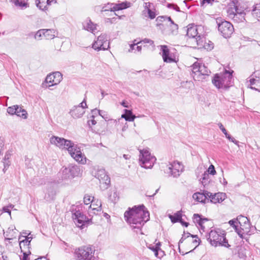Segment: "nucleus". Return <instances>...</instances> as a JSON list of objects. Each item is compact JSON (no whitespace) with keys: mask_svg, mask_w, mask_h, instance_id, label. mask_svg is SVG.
I'll use <instances>...</instances> for the list:
<instances>
[{"mask_svg":"<svg viewBox=\"0 0 260 260\" xmlns=\"http://www.w3.org/2000/svg\"><path fill=\"white\" fill-rule=\"evenodd\" d=\"M225 137L230 141L234 143L235 144L238 145L239 142L235 140V139L231 137L228 133L224 135Z\"/></svg>","mask_w":260,"mask_h":260,"instance_id":"obj_52","label":"nucleus"},{"mask_svg":"<svg viewBox=\"0 0 260 260\" xmlns=\"http://www.w3.org/2000/svg\"><path fill=\"white\" fill-rule=\"evenodd\" d=\"M18 105H14L11 107H9L7 109V111L8 114L10 115H14L16 113V111H17V107Z\"/></svg>","mask_w":260,"mask_h":260,"instance_id":"obj_47","label":"nucleus"},{"mask_svg":"<svg viewBox=\"0 0 260 260\" xmlns=\"http://www.w3.org/2000/svg\"><path fill=\"white\" fill-rule=\"evenodd\" d=\"M50 143L51 145H54L62 150L64 149L68 151L74 143L70 140L55 136L50 137Z\"/></svg>","mask_w":260,"mask_h":260,"instance_id":"obj_12","label":"nucleus"},{"mask_svg":"<svg viewBox=\"0 0 260 260\" xmlns=\"http://www.w3.org/2000/svg\"><path fill=\"white\" fill-rule=\"evenodd\" d=\"M16 107L17 111H16L15 115H16L17 116L22 118L23 119H26L27 117V111L18 105Z\"/></svg>","mask_w":260,"mask_h":260,"instance_id":"obj_41","label":"nucleus"},{"mask_svg":"<svg viewBox=\"0 0 260 260\" xmlns=\"http://www.w3.org/2000/svg\"><path fill=\"white\" fill-rule=\"evenodd\" d=\"M214 0H203L201 2V5H203L205 3L211 4Z\"/></svg>","mask_w":260,"mask_h":260,"instance_id":"obj_58","label":"nucleus"},{"mask_svg":"<svg viewBox=\"0 0 260 260\" xmlns=\"http://www.w3.org/2000/svg\"><path fill=\"white\" fill-rule=\"evenodd\" d=\"M56 35L57 32L55 29H41L36 32L34 38L37 40H40L43 38L51 40L54 38Z\"/></svg>","mask_w":260,"mask_h":260,"instance_id":"obj_15","label":"nucleus"},{"mask_svg":"<svg viewBox=\"0 0 260 260\" xmlns=\"http://www.w3.org/2000/svg\"><path fill=\"white\" fill-rule=\"evenodd\" d=\"M197 239H198L197 236L193 235V237H190V238L188 239V241L189 242H191L193 243L197 244V245L196 246H197L199 244V243L198 242L199 239L197 240Z\"/></svg>","mask_w":260,"mask_h":260,"instance_id":"obj_54","label":"nucleus"},{"mask_svg":"<svg viewBox=\"0 0 260 260\" xmlns=\"http://www.w3.org/2000/svg\"><path fill=\"white\" fill-rule=\"evenodd\" d=\"M10 2L13 3L16 7L21 8L27 7V4L25 0H10Z\"/></svg>","mask_w":260,"mask_h":260,"instance_id":"obj_42","label":"nucleus"},{"mask_svg":"<svg viewBox=\"0 0 260 260\" xmlns=\"http://www.w3.org/2000/svg\"><path fill=\"white\" fill-rule=\"evenodd\" d=\"M182 216L183 215L182 213V211H178L174 213V215L169 214V217L171 219L172 222L176 223L179 222L182 225L185 226V227H187L189 223L183 220Z\"/></svg>","mask_w":260,"mask_h":260,"instance_id":"obj_28","label":"nucleus"},{"mask_svg":"<svg viewBox=\"0 0 260 260\" xmlns=\"http://www.w3.org/2000/svg\"><path fill=\"white\" fill-rule=\"evenodd\" d=\"M153 6L149 2L144 3L143 14L146 17L154 19L156 16V13L153 10Z\"/></svg>","mask_w":260,"mask_h":260,"instance_id":"obj_26","label":"nucleus"},{"mask_svg":"<svg viewBox=\"0 0 260 260\" xmlns=\"http://www.w3.org/2000/svg\"><path fill=\"white\" fill-rule=\"evenodd\" d=\"M141 42H137L136 40H134L133 44H131L129 45L130 48L128 50L129 52H134V53H137L141 52L142 50V47L141 46H139V44H140Z\"/></svg>","mask_w":260,"mask_h":260,"instance_id":"obj_36","label":"nucleus"},{"mask_svg":"<svg viewBox=\"0 0 260 260\" xmlns=\"http://www.w3.org/2000/svg\"><path fill=\"white\" fill-rule=\"evenodd\" d=\"M2 258L3 260H9V257L8 256L2 254Z\"/></svg>","mask_w":260,"mask_h":260,"instance_id":"obj_63","label":"nucleus"},{"mask_svg":"<svg viewBox=\"0 0 260 260\" xmlns=\"http://www.w3.org/2000/svg\"><path fill=\"white\" fill-rule=\"evenodd\" d=\"M233 73V71L225 70L222 74L216 75L212 79L213 84L218 89L228 88L231 84Z\"/></svg>","mask_w":260,"mask_h":260,"instance_id":"obj_3","label":"nucleus"},{"mask_svg":"<svg viewBox=\"0 0 260 260\" xmlns=\"http://www.w3.org/2000/svg\"><path fill=\"white\" fill-rule=\"evenodd\" d=\"M92 174L99 180L100 186L102 189L105 190L109 187L110 178L104 169L99 167H95L94 170L92 171Z\"/></svg>","mask_w":260,"mask_h":260,"instance_id":"obj_4","label":"nucleus"},{"mask_svg":"<svg viewBox=\"0 0 260 260\" xmlns=\"http://www.w3.org/2000/svg\"><path fill=\"white\" fill-rule=\"evenodd\" d=\"M208 194L209 193L208 191H205L203 193L196 192L193 194L192 198L198 202L205 203L207 201H209V199H208Z\"/></svg>","mask_w":260,"mask_h":260,"instance_id":"obj_32","label":"nucleus"},{"mask_svg":"<svg viewBox=\"0 0 260 260\" xmlns=\"http://www.w3.org/2000/svg\"><path fill=\"white\" fill-rule=\"evenodd\" d=\"M161 245L160 242H158L156 244V245L155 246H152L151 247H150L149 248L151 249L154 252V254L156 256H157L158 255V250L160 249V246Z\"/></svg>","mask_w":260,"mask_h":260,"instance_id":"obj_48","label":"nucleus"},{"mask_svg":"<svg viewBox=\"0 0 260 260\" xmlns=\"http://www.w3.org/2000/svg\"><path fill=\"white\" fill-rule=\"evenodd\" d=\"M12 155L11 151H7L3 159L4 165L3 171L4 173L8 170L11 165V158Z\"/></svg>","mask_w":260,"mask_h":260,"instance_id":"obj_33","label":"nucleus"},{"mask_svg":"<svg viewBox=\"0 0 260 260\" xmlns=\"http://www.w3.org/2000/svg\"><path fill=\"white\" fill-rule=\"evenodd\" d=\"M124 112L125 113L121 115V118H124L128 121H133L135 120L136 116L133 114L131 110L125 109Z\"/></svg>","mask_w":260,"mask_h":260,"instance_id":"obj_37","label":"nucleus"},{"mask_svg":"<svg viewBox=\"0 0 260 260\" xmlns=\"http://www.w3.org/2000/svg\"><path fill=\"white\" fill-rule=\"evenodd\" d=\"M83 28L92 34H95L98 30V25L93 23L90 19L85 20L82 23Z\"/></svg>","mask_w":260,"mask_h":260,"instance_id":"obj_29","label":"nucleus"},{"mask_svg":"<svg viewBox=\"0 0 260 260\" xmlns=\"http://www.w3.org/2000/svg\"><path fill=\"white\" fill-rule=\"evenodd\" d=\"M164 11L167 14L165 16H170L174 15L176 12L179 11V7L172 3H170L165 0L164 1Z\"/></svg>","mask_w":260,"mask_h":260,"instance_id":"obj_22","label":"nucleus"},{"mask_svg":"<svg viewBox=\"0 0 260 260\" xmlns=\"http://www.w3.org/2000/svg\"><path fill=\"white\" fill-rule=\"evenodd\" d=\"M238 224L240 225V230H241L243 234L244 232H248L250 229V223L248 218L244 216L239 215L237 218Z\"/></svg>","mask_w":260,"mask_h":260,"instance_id":"obj_23","label":"nucleus"},{"mask_svg":"<svg viewBox=\"0 0 260 260\" xmlns=\"http://www.w3.org/2000/svg\"><path fill=\"white\" fill-rule=\"evenodd\" d=\"M164 21L165 22L164 30L165 35L168 37L176 36L178 33V25L175 23L170 16H164Z\"/></svg>","mask_w":260,"mask_h":260,"instance_id":"obj_8","label":"nucleus"},{"mask_svg":"<svg viewBox=\"0 0 260 260\" xmlns=\"http://www.w3.org/2000/svg\"><path fill=\"white\" fill-rule=\"evenodd\" d=\"M183 171L184 166L181 162L177 161L169 162L165 170L166 173L174 177H179Z\"/></svg>","mask_w":260,"mask_h":260,"instance_id":"obj_10","label":"nucleus"},{"mask_svg":"<svg viewBox=\"0 0 260 260\" xmlns=\"http://www.w3.org/2000/svg\"><path fill=\"white\" fill-rule=\"evenodd\" d=\"M218 125L220 129V130L222 131V132L225 135L227 133V131L225 129V128L224 127L223 125L221 123H219L218 124Z\"/></svg>","mask_w":260,"mask_h":260,"instance_id":"obj_55","label":"nucleus"},{"mask_svg":"<svg viewBox=\"0 0 260 260\" xmlns=\"http://www.w3.org/2000/svg\"><path fill=\"white\" fill-rule=\"evenodd\" d=\"M55 195V188L52 186H48L46 189V192L45 195V199L47 201L51 200L53 199Z\"/></svg>","mask_w":260,"mask_h":260,"instance_id":"obj_35","label":"nucleus"},{"mask_svg":"<svg viewBox=\"0 0 260 260\" xmlns=\"http://www.w3.org/2000/svg\"><path fill=\"white\" fill-rule=\"evenodd\" d=\"M88 124L90 126L92 125H94L96 123V121L94 119V118H92L91 120H89L88 121Z\"/></svg>","mask_w":260,"mask_h":260,"instance_id":"obj_56","label":"nucleus"},{"mask_svg":"<svg viewBox=\"0 0 260 260\" xmlns=\"http://www.w3.org/2000/svg\"><path fill=\"white\" fill-rule=\"evenodd\" d=\"M208 174H210L212 175L216 174V172L215 170L214 166L213 165H211L208 168L207 171L206 172Z\"/></svg>","mask_w":260,"mask_h":260,"instance_id":"obj_51","label":"nucleus"},{"mask_svg":"<svg viewBox=\"0 0 260 260\" xmlns=\"http://www.w3.org/2000/svg\"><path fill=\"white\" fill-rule=\"evenodd\" d=\"M210 71L204 65L199 62H195L192 66L191 76L195 80L200 81L209 75Z\"/></svg>","mask_w":260,"mask_h":260,"instance_id":"obj_7","label":"nucleus"},{"mask_svg":"<svg viewBox=\"0 0 260 260\" xmlns=\"http://www.w3.org/2000/svg\"><path fill=\"white\" fill-rule=\"evenodd\" d=\"M176 50L174 48H169L164 45V62L167 63H176L177 61Z\"/></svg>","mask_w":260,"mask_h":260,"instance_id":"obj_17","label":"nucleus"},{"mask_svg":"<svg viewBox=\"0 0 260 260\" xmlns=\"http://www.w3.org/2000/svg\"><path fill=\"white\" fill-rule=\"evenodd\" d=\"M68 151L72 157L78 163L81 165L86 164L87 158L85 155L82 153L80 148L78 147L77 145L75 144L74 143Z\"/></svg>","mask_w":260,"mask_h":260,"instance_id":"obj_11","label":"nucleus"},{"mask_svg":"<svg viewBox=\"0 0 260 260\" xmlns=\"http://www.w3.org/2000/svg\"><path fill=\"white\" fill-rule=\"evenodd\" d=\"M22 260H29L28 258V254H27L26 253H23V256Z\"/></svg>","mask_w":260,"mask_h":260,"instance_id":"obj_61","label":"nucleus"},{"mask_svg":"<svg viewBox=\"0 0 260 260\" xmlns=\"http://www.w3.org/2000/svg\"><path fill=\"white\" fill-rule=\"evenodd\" d=\"M121 105L122 106H123L124 107H125V108H128V103L125 101H123L121 103Z\"/></svg>","mask_w":260,"mask_h":260,"instance_id":"obj_60","label":"nucleus"},{"mask_svg":"<svg viewBox=\"0 0 260 260\" xmlns=\"http://www.w3.org/2000/svg\"><path fill=\"white\" fill-rule=\"evenodd\" d=\"M190 237H193V235H191L190 233H187V234H184L181 239L179 240V245H180V244L182 243H183V242L184 241V240H185L186 239H187V238H190Z\"/></svg>","mask_w":260,"mask_h":260,"instance_id":"obj_50","label":"nucleus"},{"mask_svg":"<svg viewBox=\"0 0 260 260\" xmlns=\"http://www.w3.org/2000/svg\"><path fill=\"white\" fill-rule=\"evenodd\" d=\"M207 240L210 244L214 247L223 246L229 248L231 246L225 238L224 232L219 229L211 230L209 233V237Z\"/></svg>","mask_w":260,"mask_h":260,"instance_id":"obj_2","label":"nucleus"},{"mask_svg":"<svg viewBox=\"0 0 260 260\" xmlns=\"http://www.w3.org/2000/svg\"><path fill=\"white\" fill-rule=\"evenodd\" d=\"M14 230H15V227L14 226H13V225L9 227V229H8V230L10 231H13Z\"/></svg>","mask_w":260,"mask_h":260,"instance_id":"obj_64","label":"nucleus"},{"mask_svg":"<svg viewBox=\"0 0 260 260\" xmlns=\"http://www.w3.org/2000/svg\"><path fill=\"white\" fill-rule=\"evenodd\" d=\"M114 12L116 11L122 10L130 7L131 3L129 2H125L118 4H114Z\"/></svg>","mask_w":260,"mask_h":260,"instance_id":"obj_38","label":"nucleus"},{"mask_svg":"<svg viewBox=\"0 0 260 260\" xmlns=\"http://www.w3.org/2000/svg\"><path fill=\"white\" fill-rule=\"evenodd\" d=\"M25 237V239L21 241L20 243L25 242L26 244H28V245H29V243H30L31 240L28 239V237Z\"/></svg>","mask_w":260,"mask_h":260,"instance_id":"obj_57","label":"nucleus"},{"mask_svg":"<svg viewBox=\"0 0 260 260\" xmlns=\"http://www.w3.org/2000/svg\"><path fill=\"white\" fill-rule=\"evenodd\" d=\"M229 223L231 226L233 227L235 230V231L237 232V233L238 234V235L241 237L242 238L243 232L240 230V229L238 228V225L237 220H236V219H234L232 220H231L229 221Z\"/></svg>","mask_w":260,"mask_h":260,"instance_id":"obj_39","label":"nucleus"},{"mask_svg":"<svg viewBox=\"0 0 260 260\" xmlns=\"http://www.w3.org/2000/svg\"><path fill=\"white\" fill-rule=\"evenodd\" d=\"M208 199L210 200V202L214 204L220 203L223 201L226 198V194L224 193L218 192L214 194H212L210 192H208Z\"/></svg>","mask_w":260,"mask_h":260,"instance_id":"obj_27","label":"nucleus"},{"mask_svg":"<svg viewBox=\"0 0 260 260\" xmlns=\"http://www.w3.org/2000/svg\"><path fill=\"white\" fill-rule=\"evenodd\" d=\"M94 197L89 194L85 195L84 197V203L85 205H89L91 204L94 199Z\"/></svg>","mask_w":260,"mask_h":260,"instance_id":"obj_46","label":"nucleus"},{"mask_svg":"<svg viewBox=\"0 0 260 260\" xmlns=\"http://www.w3.org/2000/svg\"><path fill=\"white\" fill-rule=\"evenodd\" d=\"M102 210V202L100 200L94 198L93 201L89 207L88 214L90 216H92L93 214H96V212H100Z\"/></svg>","mask_w":260,"mask_h":260,"instance_id":"obj_24","label":"nucleus"},{"mask_svg":"<svg viewBox=\"0 0 260 260\" xmlns=\"http://www.w3.org/2000/svg\"><path fill=\"white\" fill-rule=\"evenodd\" d=\"M74 256L77 260H94V252L90 246H83L76 249Z\"/></svg>","mask_w":260,"mask_h":260,"instance_id":"obj_6","label":"nucleus"},{"mask_svg":"<svg viewBox=\"0 0 260 260\" xmlns=\"http://www.w3.org/2000/svg\"><path fill=\"white\" fill-rule=\"evenodd\" d=\"M110 47V43L108 40L107 35L105 34L99 36L92 44V48L98 51L108 50Z\"/></svg>","mask_w":260,"mask_h":260,"instance_id":"obj_14","label":"nucleus"},{"mask_svg":"<svg viewBox=\"0 0 260 260\" xmlns=\"http://www.w3.org/2000/svg\"><path fill=\"white\" fill-rule=\"evenodd\" d=\"M237 4V0H233L229 4L227 9L228 15L230 18L233 19L234 21H237L236 18L238 17V16L241 17V20H245V14L243 12L239 11Z\"/></svg>","mask_w":260,"mask_h":260,"instance_id":"obj_9","label":"nucleus"},{"mask_svg":"<svg viewBox=\"0 0 260 260\" xmlns=\"http://www.w3.org/2000/svg\"><path fill=\"white\" fill-rule=\"evenodd\" d=\"M126 222L134 228H140L149 220V213L144 205L134 206L124 213Z\"/></svg>","mask_w":260,"mask_h":260,"instance_id":"obj_1","label":"nucleus"},{"mask_svg":"<svg viewBox=\"0 0 260 260\" xmlns=\"http://www.w3.org/2000/svg\"><path fill=\"white\" fill-rule=\"evenodd\" d=\"M102 111H101V110H97L96 109H93L91 111V113L92 114V118H94V115H96V114H99L100 116H101L103 118H104V116L102 115Z\"/></svg>","mask_w":260,"mask_h":260,"instance_id":"obj_53","label":"nucleus"},{"mask_svg":"<svg viewBox=\"0 0 260 260\" xmlns=\"http://www.w3.org/2000/svg\"><path fill=\"white\" fill-rule=\"evenodd\" d=\"M3 211L5 212L8 213L9 215H11V211L10 209H9L8 207H4L3 208Z\"/></svg>","mask_w":260,"mask_h":260,"instance_id":"obj_59","label":"nucleus"},{"mask_svg":"<svg viewBox=\"0 0 260 260\" xmlns=\"http://www.w3.org/2000/svg\"><path fill=\"white\" fill-rule=\"evenodd\" d=\"M62 79L61 74L59 72H56L50 74L46 78L45 82L46 83H50L47 87H50L58 84Z\"/></svg>","mask_w":260,"mask_h":260,"instance_id":"obj_20","label":"nucleus"},{"mask_svg":"<svg viewBox=\"0 0 260 260\" xmlns=\"http://www.w3.org/2000/svg\"><path fill=\"white\" fill-rule=\"evenodd\" d=\"M200 181L204 186H205L209 183V175L206 172H205L202 175V177L200 179Z\"/></svg>","mask_w":260,"mask_h":260,"instance_id":"obj_44","label":"nucleus"},{"mask_svg":"<svg viewBox=\"0 0 260 260\" xmlns=\"http://www.w3.org/2000/svg\"><path fill=\"white\" fill-rule=\"evenodd\" d=\"M162 71L161 70H160V69H159L157 71H155V74L156 75H159V76H161V73Z\"/></svg>","mask_w":260,"mask_h":260,"instance_id":"obj_62","label":"nucleus"},{"mask_svg":"<svg viewBox=\"0 0 260 260\" xmlns=\"http://www.w3.org/2000/svg\"><path fill=\"white\" fill-rule=\"evenodd\" d=\"M72 218L76 225L81 229H83V226L89 223L91 220V218H87L80 211H76L74 212L73 214Z\"/></svg>","mask_w":260,"mask_h":260,"instance_id":"obj_16","label":"nucleus"},{"mask_svg":"<svg viewBox=\"0 0 260 260\" xmlns=\"http://www.w3.org/2000/svg\"><path fill=\"white\" fill-rule=\"evenodd\" d=\"M79 172V168L76 166H70L67 168H65L63 171V174H68L70 173V175L68 176L67 177L70 178L74 177L78 175Z\"/></svg>","mask_w":260,"mask_h":260,"instance_id":"obj_34","label":"nucleus"},{"mask_svg":"<svg viewBox=\"0 0 260 260\" xmlns=\"http://www.w3.org/2000/svg\"><path fill=\"white\" fill-rule=\"evenodd\" d=\"M140 166L145 169L151 168L156 161L155 156L151 154L148 149L140 150Z\"/></svg>","mask_w":260,"mask_h":260,"instance_id":"obj_5","label":"nucleus"},{"mask_svg":"<svg viewBox=\"0 0 260 260\" xmlns=\"http://www.w3.org/2000/svg\"><path fill=\"white\" fill-rule=\"evenodd\" d=\"M87 107L86 102L84 100L78 106H74L70 110V114L74 118H81L85 113V108Z\"/></svg>","mask_w":260,"mask_h":260,"instance_id":"obj_19","label":"nucleus"},{"mask_svg":"<svg viewBox=\"0 0 260 260\" xmlns=\"http://www.w3.org/2000/svg\"><path fill=\"white\" fill-rule=\"evenodd\" d=\"M37 6L41 10L43 11L47 10L48 7L52 4H55V0H37Z\"/></svg>","mask_w":260,"mask_h":260,"instance_id":"obj_30","label":"nucleus"},{"mask_svg":"<svg viewBox=\"0 0 260 260\" xmlns=\"http://www.w3.org/2000/svg\"><path fill=\"white\" fill-rule=\"evenodd\" d=\"M193 222L198 224V228H201L203 232L205 231V224L208 221L207 218H202L198 214H194L193 217Z\"/></svg>","mask_w":260,"mask_h":260,"instance_id":"obj_31","label":"nucleus"},{"mask_svg":"<svg viewBox=\"0 0 260 260\" xmlns=\"http://www.w3.org/2000/svg\"><path fill=\"white\" fill-rule=\"evenodd\" d=\"M140 42H141V44H142V43H144V44L148 43L150 45L152 46V50H153L154 49L155 45H154V42L152 40H150V39L145 38V39H143V40L140 41Z\"/></svg>","mask_w":260,"mask_h":260,"instance_id":"obj_49","label":"nucleus"},{"mask_svg":"<svg viewBox=\"0 0 260 260\" xmlns=\"http://www.w3.org/2000/svg\"><path fill=\"white\" fill-rule=\"evenodd\" d=\"M252 15L258 21H260V4H257L253 6Z\"/></svg>","mask_w":260,"mask_h":260,"instance_id":"obj_40","label":"nucleus"},{"mask_svg":"<svg viewBox=\"0 0 260 260\" xmlns=\"http://www.w3.org/2000/svg\"><path fill=\"white\" fill-rule=\"evenodd\" d=\"M250 88L255 90L260 89V71H255L249 80Z\"/></svg>","mask_w":260,"mask_h":260,"instance_id":"obj_25","label":"nucleus"},{"mask_svg":"<svg viewBox=\"0 0 260 260\" xmlns=\"http://www.w3.org/2000/svg\"><path fill=\"white\" fill-rule=\"evenodd\" d=\"M216 22L218 25V31L221 35L225 38L230 37L234 31L233 25L228 21L221 20H217Z\"/></svg>","mask_w":260,"mask_h":260,"instance_id":"obj_13","label":"nucleus"},{"mask_svg":"<svg viewBox=\"0 0 260 260\" xmlns=\"http://www.w3.org/2000/svg\"><path fill=\"white\" fill-rule=\"evenodd\" d=\"M114 3H108L107 5L104 6L102 9L101 12H105V11H114Z\"/></svg>","mask_w":260,"mask_h":260,"instance_id":"obj_45","label":"nucleus"},{"mask_svg":"<svg viewBox=\"0 0 260 260\" xmlns=\"http://www.w3.org/2000/svg\"><path fill=\"white\" fill-rule=\"evenodd\" d=\"M193 40L198 48H204L207 50H211L213 48V44L210 41L206 42L204 36H199Z\"/></svg>","mask_w":260,"mask_h":260,"instance_id":"obj_21","label":"nucleus"},{"mask_svg":"<svg viewBox=\"0 0 260 260\" xmlns=\"http://www.w3.org/2000/svg\"><path fill=\"white\" fill-rule=\"evenodd\" d=\"M109 199L112 202L116 203L119 200V196L116 190H113L109 196Z\"/></svg>","mask_w":260,"mask_h":260,"instance_id":"obj_43","label":"nucleus"},{"mask_svg":"<svg viewBox=\"0 0 260 260\" xmlns=\"http://www.w3.org/2000/svg\"><path fill=\"white\" fill-rule=\"evenodd\" d=\"M203 28L201 26H196L193 25H189L187 30V35L191 38V42L193 45L196 44L194 41L199 36H204L202 34Z\"/></svg>","mask_w":260,"mask_h":260,"instance_id":"obj_18","label":"nucleus"}]
</instances>
